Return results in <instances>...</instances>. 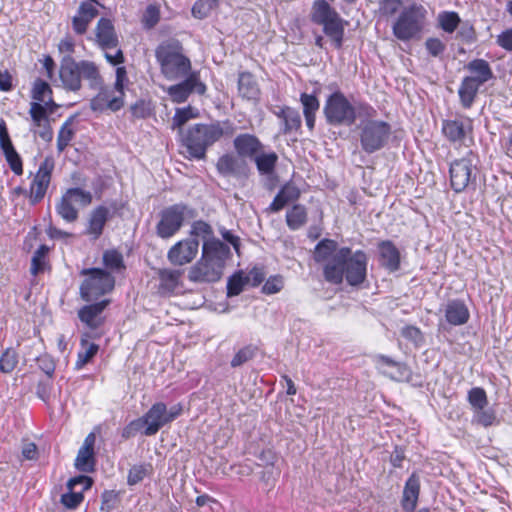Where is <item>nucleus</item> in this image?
Returning a JSON list of instances; mask_svg holds the SVG:
<instances>
[{
	"label": "nucleus",
	"instance_id": "10",
	"mask_svg": "<svg viewBox=\"0 0 512 512\" xmlns=\"http://www.w3.org/2000/svg\"><path fill=\"white\" fill-rule=\"evenodd\" d=\"M324 114L327 122L332 125L351 126L356 120L355 107L339 91L331 94L326 100Z\"/></svg>",
	"mask_w": 512,
	"mask_h": 512
},
{
	"label": "nucleus",
	"instance_id": "45",
	"mask_svg": "<svg viewBox=\"0 0 512 512\" xmlns=\"http://www.w3.org/2000/svg\"><path fill=\"white\" fill-rule=\"evenodd\" d=\"M103 263L105 267L110 270V274L113 272H120L125 268L123 257L116 250H108L104 252Z\"/></svg>",
	"mask_w": 512,
	"mask_h": 512
},
{
	"label": "nucleus",
	"instance_id": "21",
	"mask_svg": "<svg viewBox=\"0 0 512 512\" xmlns=\"http://www.w3.org/2000/svg\"><path fill=\"white\" fill-rule=\"evenodd\" d=\"M95 41L102 50H110L118 47V36L109 19L101 18L98 21L95 31Z\"/></svg>",
	"mask_w": 512,
	"mask_h": 512
},
{
	"label": "nucleus",
	"instance_id": "61",
	"mask_svg": "<svg viewBox=\"0 0 512 512\" xmlns=\"http://www.w3.org/2000/svg\"><path fill=\"white\" fill-rule=\"evenodd\" d=\"M13 144L8 134L6 123L4 120H0V147L2 150L12 147Z\"/></svg>",
	"mask_w": 512,
	"mask_h": 512
},
{
	"label": "nucleus",
	"instance_id": "17",
	"mask_svg": "<svg viewBox=\"0 0 512 512\" xmlns=\"http://www.w3.org/2000/svg\"><path fill=\"white\" fill-rule=\"evenodd\" d=\"M442 131L452 142H458L467 147L472 143L471 124L469 120H446L443 122Z\"/></svg>",
	"mask_w": 512,
	"mask_h": 512
},
{
	"label": "nucleus",
	"instance_id": "59",
	"mask_svg": "<svg viewBox=\"0 0 512 512\" xmlns=\"http://www.w3.org/2000/svg\"><path fill=\"white\" fill-rule=\"evenodd\" d=\"M159 20V9L155 5H149L143 15V22L147 27H153Z\"/></svg>",
	"mask_w": 512,
	"mask_h": 512
},
{
	"label": "nucleus",
	"instance_id": "22",
	"mask_svg": "<svg viewBox=\"0 0 512 512\" xmlns=\"http://www.w3.org/2000/svg\"><path fill=\"white\" fill-rule=\"evenodd\" d=\"M96 437L93 433L87 435L82 447L79 449L75 466L82 472H91L94 468V444Z\"/></svg>",
	"mask_w": 512,
	"mask_h": 512
},
{
	"label": "nucleus",
	"instance_id": "47",
	"mask_svg": "<svg viewBox=\"0 0 512 512\" xmlns=\"http://www.w3.org/2000/svg\"><path fill=\"white\" fill-rule=\"evenodd\" d=\"M74 137V130L71 127V122L66 121L60 128L57 137V149L59 152L65 150Z\"/></svg>",
	"mask_w": 512,
	"mask_h": 512
},
{
	"label": "nucleus",
	"instance_id": "29",
	"mask_svg": "<svg viewBox=\"0 0 512 512\" xmlns=\"http://www.w3.org/2000/svg\"><path fill=\"white\" fill-rule=\"evenodd\" d=\"M378 250L382 266L390 271H395L399 268V251L390 241L381 242L378 246Z\"/></svg>",
	"mask_w": 512,
	"mask_h": 512
},
{
	"label": "nucleus",
	"instance_id": "24",
	"mask_svg": "<svg viewBox=\"0 0 512 512\" xmlns=\"http://www.w3.org/2000/svg\"><path fill=\"white\" fill-rule=\"evenodd\" d=\"M233 144L237 155L241 158H254L262 147L259 139L248 133L236 136Z\"/></svg>",
	"mask_w": 512,
	"mask_h": 512
},
{
	"label": "nucleus",
	"instance_id": "42",
	"mask_svg": "<svg viewBox=\"0 0 512 512\" xmlns=\"http://www.w3.org/2000/svg\"><path fill=\"white\" fill-rule=\"evenodd\" d=\"M320 24L324 26V32L336 42L337 46H340L343 36V27L338 14L321 22Z\"/></svg>",
	"mask_w": 512,
	"mask_h": 512
},
{
	"label": "nucleus",
	"instance_id": "5",
	"mask_svg": "<svg viewBox=\"0 0 512 512\" xmlns=\"http://www.w3.org/2000/svg\"><path fill=\"white\" fill-rule=\"evenodd\" d=\"M156 57L163 75L168 80H176L189 74L191 63L182 54V47L178 41H167L159 45Z\"/></svg>",
	"mask_w": 512,
	"mask_h": 512
},
{
	"label": "nucleus",
	"instance_id": "26",
	"mask_svg": "<svg viewBox=\"0 0 512 512\" xmlns=\"http://www.w3.org/2000/svg\"><path fill=\"white\" fill-rule=\"evenodd\" d=\"M109 217V209L105 206L94 208L89 214L86 234L97 239L103 232L104 226Z\"/></svg>",
	"mask_w": 512,
	"mask_h": 512
},
{
	"label": "nucleus",
	"instance_id": "50",
	"mask_svg": "<svg viewBox=\"0 0 512 512\" xmlns=\"http://www.w3.org/2000/svg\"><path fill=\"white\" fill-rule=\"evenodd\" d=\"M18 363L17 353L12 349H7L0 357V370L3 373H10Z\"/></svg>",
	"mask_w": 512,
	"mask_h": 512
},
{
	"label": "nucleus",
	"instance_id": "36",
	"mask_svg": "<svg viewBox=\"0 0 512 512\" xmlns=\"http://www.w3.org/2000/svg\"><path fill=\"white\" fill-rule=\"evenodd\" d=\"M99 346L89 342L87 338H82L80 342V350L78 351L76 369L83 368L98 352Z\"/></svg>",
	"mask_w": 512,
	"mask_h": 512
},
{
	"label": "nucleus",
	"instance_id": "31",
	"mask_svg": "<svg viewBox=\"0 0 512 512\" xmlns=\"http://www.w3.org/2000/svg\"><path fill=\"white\" fill-rule=\"evenodd\" d=\"M216 167L223 176H237L243 170V162L232 154H224L218 159Z\"/></svg>",
	"mask_w": 512,
	"mask_h": 512
},
{
	"label": "nucleus",
	"instance_id": "19",
	"mask_svg": "<svg viewBox=\"0 0 512 512\" xmlns=\"http://www.w3.org/2000/svg\"><path fill=\"white\" fill-rule=\"evenodd\" d=\"M49 107L38 102H32L29 110L32 119V130L44 141H50L53 136L47 115V108Z\"/></svg>",
	"mask_w": 512,
	"mask_h": 512
},
{
	"label": "nucleus",
	"instance_id": "34",
	"mask_svg": "<svg viewBox=\"0 0 512 512\" xmlns=\"http://www.w3.org/2000/svg\"><path fill=\"white\" fill-rule=\"evenodd\" d=\"M182 272L173 269H162L159 271L160 290L163 293L175 291L180 283Z\"/></svg>",
	"mask_w": 512,
	"mask_h": 512
},
{
	"label": "nucleus",
	"instance_id": "44",
	"mask_svg": "<svg viewBox=\"0 0 512 512\" xmlns=\"http://www.w3.org/2000/svg\"><path fill=\"white\" fill-rule=\"evenodd\" d=\"M277 115L283 119L285 133L297 129L301 125L299 113L291 108H283Z\"/></svg>",
	"mask_w": 512,
	"mask_h": 512
},
{
	"label": "nucleus",
	"instance_id": "51",
	"mask_svg": "<svg viewBox=\"0 0 512 512\" xmlns=\"http://www.w3.org/2000/svg\"><path fill=\"white\" fill-rule=\"evenodd\" d=\"M247 283L245 277L241 273L234 274L229 278L227 283V295L229 297L239 295Z\"/></svg>",
	"mask_w": 512,
	"mask_h": 512
},
{
	"label": "nucleus",
	"instance_id": "63",
	"mask_svg": "<svg viewBox=\"0 0 512 512\" xmlns=\"http://www.w3.org/2000/svg\"><path fill=\"white\" fill-rule=\"evenodd\" d=\"M114 49H115L114 54L110 53L108 50H104L105 51L104 56L110 64L119 65V64L123 63V61H124L123 52L118 47L114 48Z\"/></svg>",
	"mask_w": 512,
	"mask_h": 512
},
{
	"label": "nucleus",
	"instance_id": "11",
	"mask_svg": "<svg viewBox=\"0 0 512 512\" xmlns=\"http://www.w3.org/2000/svg\"><path fill=\"white\" fill-rule=\"evenodd\" d=\"M391 133L389 124L384 121L370 120L361 128L360 141L362 149L367 153L380 150L386 144Z\"/></svg>",
	"mask_w": 512,
	"mask_h": 512
},
{
	"label": "nucleus",
	"instance_id": "25",
	"mask_svg": "<svg viewBox=\"0 0 512 512\" xmlns=\"http://www.w3.org/2000/svg\"><path fill=\"white\" fill-rule=\"evenodd\" d=\"M420 493V478L413 473L406 481L403 496L401 500L402 508L405 512H413L417 506Z\"/></svg>",
	"mask_w": 512,
	"mask_h": 512
},
{
	"label": "nucleus",
	"instance_id": "2",
	"mask_svg": "<svg viewBox=\"0 0 512 512\" xmlns=\"http://www.w3.org/2000/svg\"><path fill=\"white\" fill-rule=\"evenodd\" d=\"M236 127L231 120H217L211 123H199L188 128L182 136V142L189 158L202 160L206 157L207 149L222 138L231 137Z\"/></svg>",
	"mask_w": 512,
	"mask_h": 512
},
{
	"label": "nucleus",
	"instance_id": "20",
	"mask_svg": "<svg viewBox=\"0 0 512 512\" xmlns=\"http://www.w3.org/2000/svg\"><path fill=\"white\" fill-rule=\"evenodd\" d=\"M165 404L157 402L141 417L138 418L142 427L145 426L146 436L155 435L164 425L167 424Z\"/></svg>",
	"mask_w": 512,
	"mask_h": 512
},
{
	"label": "nucleus",
	"instance_id": "54",
	"mask_svg": "<svg viewBox=\"0 0 512 512\" xmlns=\"http://www.w3.org/2000/svg\"><path fill=\"white\" fill-rule=\"evenodd\" d=\"M191 234L197 237H202L204 242L211 240L212 229L209 224L204 221H196L192 225Z\"/></svg>",
	"mask_w": 512,
	"mask_h": 512
},
{
	"label": "nucleus",
	"instance_id": "30",
	"mask_svg": "<svg viewBox=\"0 0 512 512\" xmlns=\"http://www.w3.org/2000/svg\"><path fill=\"white\" fill-rule=\"evenodd\" d=\"M445 318L451 325H462L467 322L469 312L460 301H451L445 307Z\"/></svg>",
	"mask_w": 512,
	"mask_h": 512
},
{
	"label": "nucleus",
	"instance_id": "60",
	"mask_svg": "<svg viewBox=\"0 0 512 512\" xmlns=\"http://www.w3.org/2000/svg\"><path fill=\"white\" fill-rule=\"evenodd\" d=\"M496 43L507 51H512V28L506 29L497 36Z\"/></svg>",
	"mask_w": 512,
	"mask_h": 512
},
{
	"label": "nucleus",
	"instance_id": "38",
	"mask_svg": "<svg viewBox=\"0 0 512 512\" xmlns=\"http://www.w3.org/2000/svg\"><path fill=\"white\" fill-rule=\"evenodd\" d=\"M153 474V466L151 463H140L133 465L127 476V483L130 486L142 482L145 478Z\"/></svg>",
	"mask_w": 512,
	"mask_h": 512
},
{
	"label": "nucleus",
	"instance_id": "52",
	"mask_svg": "<svg viewBox=\"0 0 512 512\" xmlns=\"http://www.w3.org/2000/svg\"><path fill=\"white\" fill-rule=\"evenodd\" d=\"M300 101L303 106L304 114H316L320 106L316 96L312 94L302 93Z\"/></svg>",
	"mask_w": 512,
	"mask_h": 512
},
{
	"label": "nucleus",
	"instance_id": "7",
	"mask_svg": "<svg viewBox=\"0 0 512 512\" xmlns=\"http://www.w3.org/2000/svg\"><path fill=\"white\" fill-rule=\"evenodd\" d=\"M426 10L421 5L412 4L403 8L393 24V33L402 41L410 40L423 29Z\"/></svg>",
	"mask_w": 512,
	"mask_h": 512
},
{
	"label": "nucleus",
	"instance_id": "27",
	"mask_svg": "<svg viewBox=\"0 0 512 512\" xmlns=\"http://www.w3.org/2000/svg\"><path fill=\"white\" fill-rule=\"evenodd\" d=\"M108 303V300H103L95 304L84 306L78 312L80 320L92 329L98 328L102 324L101 314Z\"/></svg>",
	"mask_w": 512,
	"mask_h": 512
},
{
	"label": "nucleus",
	"instance_id": "41",
	"mask_svg": "<svg viewBox=\"0 0 512 512\" xmlns=\"http://www.w3.org/2000/svg\"><path fill=\"white\" fill-rule=\"evenodd\" d=\"M199 117V111L198 109L187 106L184 108H177L175 111V114L172 118V129H179L181 131V128L191 119H195Z\"/></svg>",
	"mask_w": 512,
	"mask_h": 512
},
{
	"label": "nucleus",
	"instance_id": "1",
	"mask_svg": "<svg viewBox=\"0 0 512 512\" xmlns=\"http://www.w3.org/2000/svg\"><path fill=\"white\" fill-rule=\"evenodd\" d=\"M367 264L365 252H352L350 248L342 247L324 265L323 275L325 280L332 284H341L345 279L349 285L358 286L366 279Z\"/></svg>",
	"mask_w": 512,
	"mask_h": 512
},
{
	"label": "nucleus",
	"instance_id": "48",
	"mask_svg": "<svg viewBox=\"0 0 512 512\" xmlns=\"http://www.w3.org/2000/svg\"><path fill=\"white\" fill-rule=\"evenodd\" d=\"M438 21L444 31L452 33L457 28L460 19L455 12H442L438 15Z\"/></svg>",
	"mask_w": 512,
	"mask_h": 512
},
{
	"label": "nucleus",
	"instance_id": "12",
	"mask_svg": "<svg viewBox=\"0 0 512 512\" xmlns=\"http://www.w3.org/2000/svg\"><path fill=\"white\" fill-rule=\"evenodd\" d=\"M187 207L183 204H175L161 212L157 224V234L161 238L172 237L183 225Z\"/></svg>",
	"mask_w": 512,
	"mask_h": 512
},
{
	"label": "nucleus",
	"instance_id": "4",
	"mask_svg": "<svg viewBox=\"0 0 512 512\" xmlns=\"http://www.w3.org/2000/svg\"><path fill=\"white\" fill-rule=\"evenodd\" d=\"M82 79L88 81L92 88L100 85L101 76L97 65L92 61L76 62L71 57H64L59 69L61 86L68 91L76 92L81 89Z\"/></svg>",
	"mask_w": 512,
	"mask_h": 512
},
{
	"label": "nucleus",
	"instance_id": "46",
	"mask_svg": "<svg viewBox=\"0 0 512 512\" xmlns=\"http://www.w3.org/2000/svg\"><path fill=\"white\" fill-rule=\"evenodd\" d=\"M337 13L331 8V6L325 0H317L313 6V19L317 23H321L331 17H334Z\"/></svg>",
	"mask_w": 512,
	"mask_h": 512
},
{
	"label": "nucleus",
	"instance_id": "6",
	"mask_svg": "<svg viewBox=\"0 0 512 512\" xmlns=\"http://www.w3.org/2000/svg\"><path fill=\"white\" fill-rule=\"evenodd\" d=\"M128 81L125 67H117L113 86H105L90 101V108L95 112L120 110L124 106V86Z\"/></svg>",
	"mask_w": 512,
	"mask_h": 512
},
{
	"label": "nucleus",
	"instance_id": "23",
	"mask_svg": "<svg viewBox=\"0 0 512 512\" xmlns=\"http://www.w3.org/2000/svg\"><path fill=\"white\" fill-rule=\"evenodd\" d=\"M471 169L468 161L462 159L455 161L450 166L451 186L456 192L465 189L470 181Z\"/></svg>",
	"mask_w": 512,
	"mask_h": 512
},
{
	"label": "nucleus",
	"instance_id": "53",
	"mask_svg": "<svg viewBox=\"0 0 512 512\" xmlns=\"http://www.w3.org/2000/svg\"><path fill=\"white\" fill-rule=\"evenodd\" d=\"M379 10L384 16H393L398 11L401 12L402 1L401 0H383L380 2Z\"/></svg>",
	"mask_w": 512,
	"mask_h": 512
},
{
	"label": "nucleus",
	"instance_id": "37",
	"mask_svg": "<svg viewBox=\"0 0 512 512\" xmlns=\"http://www.w3.org/2000/svg\"><path fill=\"white\" fill-rule=\"evenodd\" d=\"M52 90L49 84L41 79L34 82L32 89V98L34 102L44 104L45 106H53L54 102L51 97Z\"/></svg>",
	"mask_w": 512,
	"mask_h": 512
},
{
	"label": "nucleus",
	"instance_id": "64",
	"mask_svg": "<svg viewBox=\"0 0 512 512\" xmlns=\"http://www.w3.org/2000/svg\"><path fill=\"white\" fill-rule=\"evenodd\" d=\"M45 268V257H41L39 255L34 254L31 263V272L34 275H37L39 272H42Z\"/></svg>",
	"mask_w": 512,
	"mask_h": 512
},
{
	"label": "nucleus",
	"instance_id": "32",
	"mask_svg": "<svg viewBox=\"0 0 512 512\" xmlns=\"http://www.w3.org/2000/svg\"><path fill=\"white\" fill-rule=\"evenodd\" d=\"M238 91L242 98L247 100H257L260 93L254 77L247 72L240 73L239 75Z\"/></svg>",
	"mask_w": 512,
	"mask_h": 512
},
{
	"label": "nucleus",
	"instance_id": "55",
	"mask_svg": "<svg viewBox=\"0 0 512 512\" xmlns=\"http://www.w3.org/2000/svg\"><path fill=\"white\" fill-rule=\"evenodd\" d=\"M284 286V281L281 276H273L267 279L262 287V291L265 294L271 295L278 293Z\"/></svg>",
	"mask_w": 512,
	"mask_h": 512
},
{
	"label": "nucleus",
	"instance_id": "9",
	"mask_svg": "<svg viewBox=\"0 0 512 512\" xmlns=\"http://www.w3.org/2000/svg\"><path fill=\"white\" fill-rule=\"evenodd\" d=\"M92 193L81 188H69L56 203L57 214L66 222L73 223L79 217V208L92 203Z\"/></svg>",
	"mask_w": 512,
	"mask_h": 512
},
{
	"label": "nucleus",
	"instance_id": "8",
	"mask_svg": "<svg viewBox=\"0 0 512 512\" xmlns=\"http://www.w3.org/2000/svg\"><path fill=\"white\" fill-rule=\"evenodd\" d=\"M81 274L85 276V279L81 284L80 293L86 301L111 292L115 286V278L103 269H84Z\"/></svg>",
	"mask_w": 512,
	"mask_h": 512
},
{
	"label": "nucleus",
	"instance_id": "33",
	"mask_svg": "<svg viewBox=\"0 0 512 512\" xmlns=\"http://www.w3.org/2000/svg\"><path fill=\"white\" fill-rule=\"evenodd\" d=\"M299 195L300 192L296 186L290 183L284 185L271 203L270 210L274 212L280 211L286 204L296 200Z\"/></svg>",
	"mask_w": 512,
	"mask_h": 512
},
{
	"label": "nucleus",
	"instance_id": "13",
	"mask_svg": "<svg viewBox=\"0 0 512 512\" xmlns=\"http://www.w3.org/2000/svg\"><path fill=\"white\" fill-rule=\"evenodd\" d=\"M54 166L55 163L51 157H46L40 164L29 189V198L32 203H37L44 198L51 181Z\"/></svg>",
	"mask_w": 512,
	"mask_h": 512
},
{
	"label": "nucleus",
	"instance_id": "39",
	"mask_svg": "<svg viewBox=\"0 0 512 512\" xmlns=\"http://www.w3.org/2000/svg\"><path fill=\"white\" fill-rule=\"evenodd\" d=\"M480 80L477 78H466L460 89L459 96L464 106L469 107L474 100Z\"/></svg>",
	"mask_w": 512,
	"mask_h": 512
},
{
	"label": "nucleus",
	"instance_id": "57",
	"mask_svg": "<svg viewBox=\"0 0 512 512\" xmlns=\"http://www.w3.org/2000/svg\"><path fill=\"white\" fill-rule=\"evenodd\" d=\"M253 350L250 347L240 349L232 358L231 366L238 367L253 357Z\"/></svg>",
	"mask_w": 512,
	"mask_h": 512
},
{
	"label": "nucleus",
	"instance_id": "15",
	"mask_svg": "<svg viewBox=\"0 0 512 512\" xmlns=\"http://www.w3.org/2000/svg\"><path fill=\"white\" fill-rule=\"evenodd\" d=\"M199 249V242L196 239L188 238L175 243L168 251L169 262L176 266L186 265L196 257Z\"/></svg>",
	"mask_w": 512,
	"mask_h": 512
},
{
	"label": "nucleus",
	"instance_id": "16",
	"mask_svg": "<svg viewBox=\"0 0 512 512\" xmlns=\"http://www.w3.org/2000/svg\"><path fill=\"white\" fill-rule=\"evenodd\" d=\"M206 90L205 85L199 80L197 73L189 74L184 81L167 88V93L175 103L185 102L189 95L195 91L203 94Z\"/></svg>",
	"mask_w": 512,
	"mask_h": 512
},
{
	"label": "nucleus",
	"instance_id": "3",
	"mask_svg": "<svg viewBox=\"0 0 512 512\" xmlns=\"http://www.w3.org/2000/svg\"><path fill=\"white\" fill-rule=\"evenodd\" d=\"M229 247L219 239L203 242L201 259L189 270L188 278L193 282H216L223 272Z\"/></svg>",
	"mask_w": 512,
	"mask_h": 512
},
{
	"label": "nucleus",
	"instance_id": "49",
	"mask_svg": "<svg viewBox=\"0 0 512 512\" xmlns=\"http://www.w3.org/2000/svg\"><path fill=\"white\" fill-rule=\"evenodd\" d=\"M2 151L11 170L16 175H21L23 173L22 160L17 151L15 150L14 146L4 149Z\"/></svg>",
	"mask_w": 512,
	"mask_h": 512
},
{
	"label": "nucleus",
	"instance_id": "35",
	"mask_svg": "<svg viewBox=\"0 0 512 512\" xmlns=\"http://www.w3.org/2000/svg\"><path fill=\"white\" fill-rule=\"evenodd\" d=\"M338 250L337 243L334 240H321L315 247L314 259L316 262H325L326 264L333 258Z\"/></svg>",
	"mask_w": 512,
	"mask_h": 512
},
{
	"label": "nucleus",
	"instance_id": "43",
	"mask_svg": "<svg viewBox=\"0 0 512 512\" xmlns=\"http://www.w3.org/2000/svg\"><path fill=\"white\" fill-rule=\"evenodd\" d=\"M277 155L274 152L262 153L254 156L257 168L261 174H269L274 170L277 162Z\"/></svg>",
	"mask_w": 512,
	"mask_h": 512
},
{
	"label": "nucleus",
	"instance_id": "18",
	"mask_svg": "<svg viewBox=\"0 0 512 512\" xmlns=\"http://www.w3.org/2000/svg\"><path fill=\"white\" fill-rule=\"evenodd\" d=\"M92 486V479L88 476H78L68 481L69 492L61 497L62 504L70 509L76 508L83 501V491Z\"/></svg>",
	"mask_w": 512,
	"mask_h": 512
},
{
	"label": "nucleus",
	"instance_id": "58",
	"mask_svg": "<svg viewBox=\"0 0 512 512\" xmlns=\"http://www.w3.org/2000/svg\"><path fill=\"white\" fill-rule=\"evenodd\" d=\"M211 5L209 0H199L192 7V14L195 18L203 19L209 14Z\"/></svg>",
	"mask_w": 512,
	"mask_h": 512
},
{
	"label": "nucleus",
	"instance_id": "28",
	"mask_svg": "<svg viewBox=\"0 0 512 512\" xmlns=\"http://www.w3.org/2000/svg\"><path fill=\"white\" fill-rule=\"evenodd\" d=\"M97 9L91 2H83L73 17V29L77 34H84L90 22L96 17Z\"/></svg>",
	"mask_w": 512,
	"mask_h": 512
},
{
	"label": "nucleus",
	"instance_id": "56",
	"mask_svg": "<svg viewBox=\"0 0 512 512\" xmlns=\"http://www.w3.org/2000/svg\"><path fill=\"white\" fill-rule=\"evenodd\" d=\"M401 335L411 341L416 346L420 345L423 341V336L419 328L415 326H405L401 330Z\"/></svg>",
	"mask_w": 512,
	"mask_h": 512
},
{
	"label": "nucleus",
	"instance_id": "40",
	"mask_svg": "<svg viewBox=\"0 0 512 512\" xmlns=\"http://www.w3.org/2000/svg\"><path fill=\"white\" fill-rule=\"evenodd\" d=\"M307 221V212L304 206L294 205L286 214V222L290 229L297 230Z\"/></svg>",
	"mask_w": 512,
	"mask_h": 512
},
{
	"label": "nucleus",
	"instance_id": "62",
	"mask_svg": "<svg viewBox=\"0 0 512 512\" xmlns=\"http://www.w3.org/2000/svg\"><path fill=\"white\" fill-rule=\"evenodd\" d=\"M426 48L430 54L437 56L443 51L444 45L439 39L431 38L426 41Z\"/></svg>",
	"mask_w": 512,
	"mask_h": 512
},
{
	"label": "nucleus",
	"instance_id": "14",
	"mask_svg": "<svg viewBox=\"0 0 512 512\" xmlns=\"http://www.w3.org/2000/svg\"><path fill=\"white\" fill-rule=\"evenodd\" d=\"M376 369L384 376L397 381H410L412 377L411 369L404 363L393 360L385 355H376L373 358Z\"/></svg>",
	"mask_w": 512,
	"mask_h": 512
}]
</instances>
